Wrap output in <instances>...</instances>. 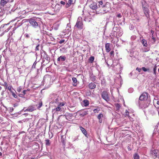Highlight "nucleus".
<instances>
[{"label":"nucleus","instance_id":"1","mask_svg":"<svg viewBox=\"0 0 159 159\" xmlns=\"http://www.w3.org/2000/svg\"><path fill=\"white\" fill-rule=\"evenodd\" d=\"M111 7L109 3L107 2L103 6H100L98 7V14L100 13H105L108 12L110 9Z\"/></svg>","mask_w":159,"mask_h":159},{"label":"nucleus","instance_id":"2","mask_svg":"<svg viewBox=\"0 0 159 159\" xmlns=\"http://www.w3.org/2000/svg\"><path fill=\"white\" fill-rule=\"evenodd\" d=\"M75 27L79 30H82L83 29L84 24L81 17H78Z\"/></svg>","mask_w":159,"mask_h":159},{"label":"nucleus","instance_id":"3","mask_svg":"<svg viewBox=\"0 0 159 159\" xmlns=\"http://www.w3.org/2000/svg\"><path fill=\"white\" fill-rule=\"evenodd\" d=\"M148 96L149 97V95L147 93L143 92L140 96L139 100L141 101L146 102L149 101V100L148 98Z\"/></svg>","mask_w":159,"mask_h":159},{"label":"nucleus","instance_id":"4","mask_svg":"<svg viewBox=\"0 0 159 159\" xmlns=\"http://www.w3.org/2000/svg\"><path fill=\"white\" fill-rule=\"evenodd\" d=\"M101 96L102 98L107 102H108L110 100L108 93L106 91H104L102 93Z\"/></svg>","mask_w":159,"mask_h":159},{"label":"nucleus","instance_id":"5","mask_svg":"<svg viewBox=\"0 0 159 159\" xmlns=\"http://www.w3.org/2000/svg\"><path fill=\"white\" fill-rule=\"evenodd\" d=\"M89 7L93 10H95L96 14H98V7L96 2H93L89 6Z\"/></svg>","mask_w":159,"mask_h":159},{"label":"nucleus","instance_id":"6","mask_svg":"<svg viewBox=\"0 0 159 159\" xmlns=\"http://www.w3.org/2000/svg\"><path fill=\"white\" fill-rule=\"evenodd\" d=\"M29 22L30 25L34 28H36L38 25V23L33 19L31 18Z\"/></svg>","mask_w":159,"mask_h":159},{"label":"nucleus","instance_id":"7","mask_svg":"<svg viewBox=\"0 0 159 159\" xmlns=\"http://www.w3.org/2000/svg\"><path fill=\"white\" fill-rule=\"evenodd\" d=\"M143 13L148 18L149 17V10L147 7L142 8Z\"/></svg>","mask_w":159,"mask_h":159},{"label":"nucleus","instance_id":"8","mask_svg":"<svg viewBox=\"0 0 159 159\" xmlns=\"http://www.w3.org/2000/svg\"><path fill=\"white\" fill-rule=\"evenodd\" d=\"M143 103H140L139 104V106L141 108L144 109L146 108L148 106L149 104V101L147 102L144 101Z\"/></svg>","mask_w":159,"mask_h":159},{"label":"nucleus","instance_id":"9","mask_svg":"<svg viewBox=\"0 0 159 159\" xmlns=\"http://www.w3.org/2000/svg\"><path fill=\"white\" fill-rule=\"evenodd\" d=\"M152 154L155 158L159 157V151L157 150H154L152 151Z\"/></svg>","mask_w":159,"mask_h":159},{"label":"nucleus","instance_id":"10","mask_svg":"<svg viewBox=\"0 0 159 159\" xmlns=\"http://www.w3.org/2000/svg\"><path fill=\"white\" fill-rule=\"evenodd\" d=\"M43 59L47 61V62H49L50 58L46 52H45L43 54Z\"/></svg>","mask_w":159,"mask_h":159},{"label":"nucleus","instance_id":"11","mask_svg":"<svg viewBox=\"0 0 159 159\" xmlns=\"http://www.w3.org/2000/svg\"><path fill=\"white\" fill-rule=\"evenodd\" d=\"M96 84L93 83L91 82L89 84V87L90 89H92L96 88Z\"/></svg>","mask_w":159,"mask_h":159},{"label":"nucleus","instance_id":"12","mask_svg":"<svg viewBox=\"0 0 159 159\" xmlns=\"http://www.w3.org/2000/svg\"><path fill=\"white\" fill-rule=\"evenodd\" d=\"M105 49L106 52H109L110 50V44L109 43H106L105 44Z\"/></svg>","mask_w":159,"mask_h":159},{"label":"nucleus","instance_id":"13","mask_svg":"<svg viewBox=\"0 0 159 159\" xmlns=\"http://www.w3.org/2000/svg\"><path fill=\"white\" fill-rule=\"evenodd\" d=\"M89 101L87 99L84 100L82 104V105H84L85 107L89 105Z\"/></svg>","mask_w":159,"mask_h":159},{"label":"nucleus","instance_id":"14","mask_svg":"<svg viewBox=\"0 0 159 159\" xmlns=\"http://www.w3.org/2000/svg\"><path fill=\"white\" fill-rule=\"evenodd\" d=\"M141 3L142 8L147 7V4L145 0H142Z\"/></svg>","mask_w":159,"mask_h":159},{"label":"nucleus","instance_id":"15","mask_svg":"<svg viewBox=\"0 0 159 159\" xmlns=\"http://www.w3.org/2000/svg\"><path fill=\"white\" fill-rule=\"evenodd\" d=\"M66 59V57L65 56H61L57 58V61H59L61 60V61H65Z\"/></svg>","mask_w":159,"mask_h":159},{"label":"nucleus","instance_id":"16","mask_svg":"<svg viewBox=\"0 0 159 159\" xmlns=\"http://www.w3.org/2000/svg\"><path fill=\"white\" fill-rule=\"evenodd\" d=\"M80 129L81 130L82 133L85 135L87 134V132L86 130L82 127L80 126Z\"/></svg>","mask_w":159,"mask_h":159},{"label":"nucleus","instance_id":"17","mask_svg":"<svg viewBox=\"0 0 159 159\" xmlns=\"http://www.w3.org/2000/svg\"><path fill=\"white\" fill-rule=\"evenodd\" d=\"M90 78L91 80L93 81H95L96 79V76L93 74L90 76Z\"/></svg>","mask_w":159,"mask_h":159},{"label":"nucleus","instance_id":"18","mask_svg":"<svg viewBox=\"0 0 159 159\" xmlns=\"http://www.w3.org/2000/svg\"><path fill=\"white\" fill-rule=\"evenodd\" d=\"M103 117V115L102 114L100 113L98 116V118L99 120V122L100 123H101L102 122V120L101 119V118Z\"/></svg>","mask_w":159,"mask_h":159},{"label":"nucleus","instance_id":"19","mask_svg":"<svg viewBox=\"0 0 159 159\" xmlns=\"http://www.w3.org/2000/svg\"><path fill=\"white\" fill-rule=\"evenodd\" d=\"M141 43L144 46L147 47V42L144 39L142 40Z\"/></svg>","mask_w":159,"mask_h":159},{"label":"nucleus","instance_id":"20","mask_svg":"<svg viewBox=\"0 0 159 159\" xmlns=\"http://www.w3.org/2000/svg\"><path fill=\"white\" fill-rule=\"evenodd\" d=\"M7 0H1V3L2 6H3L5 5V4L7 3Z\"/></svg>","mask_w":159,"mask_h":159},{"label":"nucleus","instance_id":"21","mask_svg":"<svg viewBox=\"0 0 159 159\" xmlns=\"http://www.w3.org/2000/svg\"><path fill=\"white\" fill-rule=\"evenodd\" d=\"M134 159H139V156L137 153H135L133 156Z\"/></svg>","mask_w":159,"mask_h":159},{"label":"nucleus","instance_id":"22","mask_svg":"<svg viewBox=\"0 0 159 159\" xmlns=\"http://www.w3.org/2000/svg\"><path fill=\"white\" fill-rule=\"evenodd\" d=\"M65 105V103L64 102H62L59 105H58V107L56 108L55 109H61V107L64 106Z\"/></svg>","mask_w":159,"mask_h":159},{"label":"nucleus","instance_id":"23","mask_svg":"<svg viewBox=\"0 0 159 159\" xmlns=\"http://www.w3.org/2000/svg\"><path fill=\"white\" fill-rule=\"evenodd\" d=\"M45 141L46 142L45 144L46 146H50V140L49 139H46L45 140Z\"/></svg>","mask_w":159,"mask_h":159},{"label":"nucleus","instance_id":"24","mask_svg":"<svg viewBox=\"0 0 159 159\" xmlns=\"http://www.w3.org/2000/svg\"><path fill=\"white\" fill-rule=\"evenodd\" d=\"M94 59V57L93 56H91L89 58V60L90 61V62L92 63L93 62Z\"/></svg>","mask_w":159,"mask_h":159},{"label":"nucleus","instance_id":"25","mask_svg":"<svg viewBox=\"0 0 159 159\" xmlns=\"http://www.w3.org/2000/svg\"><path fill=\"white\" fill-rule=\"evenodd\" d=\"M12 88V87L11 85H10L9 86H8V87H7V89L11 93L13 92L11 89Z\"/></svg>","mask_w":159,"mask_h":159},{"label":"nucleus","instance_id":"26","mask_svg":"<svg viewBox=\"0 0 159 159\" xmlns=\"http://www.w3.org/2000/svg\"><path fill=\"white\" fill-rule=\"evenodd\" d=\"M115 106H116V108L117 109H120L121 107L120 105L117 103L115 104Z\"/></svg>","mask_w":159,"mask_h":159},{"label":"nucleus","instance_id":"27","mask_svg":"<svg viewBox=\"0 0 159 159\" xmlns=\"http://www.w3.org/2000/svg\"><path fill=\"white\" fill-rule=\"evenodd\" d=\"M141 69L144 71L146 72L147 71H149V68L147 69L145 67H142L141 68Z\"/></svg>","mask_w":159,"mask_h":159},{"label":"nucleus","instance_id":"28","mask_svg":"<svg viewBox=\"0 0 159 159\" xmlns=\"http://www.w3.org/2000/svg\"><path fill=\"white\" fill-rule=\"evenodd\" d=\"M72 80L73 81V82L75 83V84L77 82V80L76 78L75 77H73L72 78Z\"/></svg>","mask_w":159,"mask_h":159},{"label":"nucleus","instance_id":"29","mask_svg":"<svg viewBox=\"0 0 159 159\" xmlns=\"http://www.w3.org/2000/svg\"><path fill=\"white\" fill-rule=\"evenodd\" d=\"M98 3H99V4L98 5V7H100V6H103V2L102 1H99V2H98Z\"/></svg>","mask_w":159,"mask_h":159},{"label":"nucleus","instance_id":"30","mask_svg":"<svg viewBox=\"0 0 159 159\" xmlns=\"http://www.w3.org/2000/svg\"><path fill=\"white\" fill-rule=\"evenodd\" d=\"M124 115H125V116H129V112L128 111H127V110H125V114Z\"/></svg>","mask_w":159,"mask_h":159},{"label":"nucleus","instance_id":"31","mask_svg":"<svg viewBox=\"0 0 159 159\" xmlns=\"http://www.w3.org/2000/svg\"><path fill=\"white\" fill-rule=\"evenodd\" d=\"M12 94V96L15 98H16L17 97V96L13 92H12L11 93Z\"/></svg>","mask_w":159,"mask_h":159},{"label":"nucleus","instance_id":"32","mask_svg":"<svg viewBox=\"0 0 159 159\" xmlns=\"http://www.w3.org/2000/svg\"><path fill=\"white\" fill-rule=\"evenodd\" d=\"M2 85L4 86V87H5V89H7V87H8V84L6 82H4V84Z\"/></svg>","mask_w":159,"mask_h":159},{"label":"nucleus","instance_id":"33","mask_svg":"<svg viewBox=\"0 0 159 159\" xmlns=\"http://www.w3.org/2000/svg\"><path fill=\"white\" fill-rule=\"evenodd\" d=\"M22 90L21 87L20 86L18 87L17 89V91L18 92H20Z\"/></svg>","mask_w":159,"mask_h":159},{"label":"nucleus","instance_id":"34","mask_svg":"<svg viewBox=\"0 0 159 159\" xmlns=\"http://www.w3.org/2000/svg\"><path fill=\"white\" fill-rule=\"evenodd\" d=\"M110 55L112 56L113 57H114V51H112L111 52H110Z\"/></svg>","mask_w":159,"mask_h":159},{"label":"nucleus","instance_id":"35","mask_svg":"<svg viewBox=\"0 0 159 159\" xmlns=\"http://www.w3.org/2000/svg\"><path fill=\"white\" fill-rule=\"evenodd\" d=\"M42 101H41L39 102V106L38 107V108H40L42 106Z\"/></svg>","mask_w":159,"mask_h":159},{"label":"nucleus","instance_id":"36","mask_svg":"<svg viewBox=\"0 0 159 159\" xmlns=\"http://www.w3.org/2000/svg\"><path fill=\"white\" fill-rule=\"evenodd\" d=\"M73 0H69L68 3L69 5H71L72 4Z\"/></svg>","mask_w":159,"mask_h":159},{"label":"nucleus","instance_id":"37","mask_svg":"<svg viewBox=\"0 0 159 159\" xmlns=\"http://www.w3.org/2000/svg\"><path fill=\"white\" fill-rule=\"evenodd\" d=\"M156 66H155L153 69L154 74L156 75Z\"/></svg>","mask_w":159,"mask_h":159},{"label":"nucleus","instance_id":"38","mask_svg":"<svg viewBox=\"0 0 159 159\" xmlns=\"http://www.w3.org/2000/svg\"><path fill=\"white\" fill-rule=\"evenodd\" d=\"M142 69L141 68H139V67H137L136 68V70H138L139 72H140Z\"/></svg>","mask_w":159,"mask_h":159},{"label":"nucleus","instance_id":"39","mask_svg":"<svg viewBox=\"0 0 159 159\" xmlns=\"http://www.w3.org/2000/svg\"><path fill=\"white\" fill-rule=\"evenodd\" d=\"M65 41V40H64V39H61V40H60V41H59V43L60 44H61L62 43H64Z\"/></svg>","mask_w":159,"mask_h":159},{"label":"nucleus","instance_id":"40","mask_svg":"<svg viewBox=\"0 0 159 159\" xmlns=\"http://www.w3.org/2000/svg\"><path fill=\"white\" fill-rule=\"evenodd\" d=\"M39 44L38 45L36 46V47L35 48V50H36V51H37H37L39 50Z\"/></svg>","mask_w":159,"mask_h":159},{"label":"nucleus","instance_id":"41","mask_svg":"<svg viewBox=\"0 0 159 159\" xmlns=\"http://www.w3.org/2000/svg\"><path fill=\"white\" fill-rule=\"evenodd\" d=\"M27 91V90H23V95H24L25 94L26 92Z\"/></svg>","mask_w":159,"mask_h":159},{"label":"nucleus","instance_id":"42","mask_svg":"<svg viewBox=\"0 0 159 159\" xmlns=\"http://www.w3.org/2000/svg\"><path fill=\"white\" fill-rule=\"evenodd\" d=\"M60 3L62 5H65V2L63 1H61L60 2Z\"/></svg>","mask_w":159,"mask_h":159},{"label":"nucleus","instance_id":"43","mask_svg":"<svg viewBox=\"0 0 159 159\" xmlns=\"http://www.w3.org/2000/svg\"><path fill=\"white\" fill-rule=\"evenodd\" d=\"M25 36L26 38H29L30 37L29 34H25Z\"/></svg>","mask_w":159,"mask_h":159},{"label":"nucleus","instance_id":"44","mask_svg":"<svg viewBox=\"0 0 159 159\" xmlns=\"http://www.w3.org/2000/svg\"><path fill=\"white\" fill-rule=\"evenodd\" d=\"M117 16L118 17H121V15L120 13L118 14L117 15Z\"/></svg>","mask_w":159,"mask_h":159},{"label":"nucleus","instance_id":"45","mask_svg":"<svg viewBox=\"0 0 159 159\" xmlns=\"http://www.w3.org/2000/svg\"><path fill=\"white\" fill-rule=\"evenodd\" d=\"M152 39H153L154 42H155L156 41L155 38H154L153 36H152Z\"/></svg>","mask_w":159,"mask_h":159},{"label":"nucleus","instance_id":"46","mask_svg":"<svg viewBox=\"0 0 159 159\" xmlns=\"http://www.w3.org/2000/svg\"><path fill=\"white\" fill-rule=\"evenodd\" d=\"M71 5H69L68 3H67L66 5V8H68L69 7H70Z\"/></svg>","mask_w":159,"mask_h":159},{"label":"nucleus","instance_id":"47","mask_svg":"<svg viewBox=\"0 0 159 159\" xmlns=\"http://www.w3.org/2000/svg\"><path fill=\"white\" fill-rule=\"evenodd\" d=\"M18 106V105L16 104H14V107H17Z\"/></svg>","mask_w":159,"mask_h":159},{"label":"nucleus","instance_id":"48","mask_svg":"<svg viewBox=\"0 0 159 159\" xmlns=\"http://www.w3.org/2000/svg\"><path fill=\"white\" fill-rule=\"evenodd\" d=\"M9 30L8 29H7L6 30H5V32H8Z\"/></svg>","mask_w":159,"mask_h":159},{"label":"nucleus","instance_id":"49","mask_svg":"<svg viewBox=\"0 0 159 159\" xmlns=\"http://www.w3.org/2000/svg\"><path fill=\"white\" fill-rule=\"evenodd\" d=\"M9 30L8 29H7L6 30H5V32H8Z\"/></svg>","mask_w":159,"mask_h":159},{"label":"nucleus","instance_id":"50","mask_svg":"<svg viewBox=\"0 0 159 159\" xmlns=\"http://www.w3.org/2000/svg\"><path fill=\"white\" fill-rule=\"evenodd\" d=\"M9 23H8V24H4V25L3 27H4V26H5V25H9Z\"/></svg>","mask_w":159,"mask_h":159},{"label":"nucleus","instance_id":"51","mask_svg":"<svg viewBox=\"0 0 159 159\" xmlns=\"http://www.w3.org/2000/svg\"><path fill=\"white\" fill-rule=\"evenodd\" d=\"M2 156V153L1 152H0V156Z\"/></svg>","mask_w":159,"mask_h":159},{"label":"nucleus","instance_id":"52","mask_svg":"<svg viewBox=\"0 0 159 159\" xmlns=\"http://www.w3.org/2000/svg\"><path fill=\"white\" fill-rule=\"evenodd\" d=\"M157 104H158V105H159V101H157Z\"/></svg>","mask_w":159,"mask_h":159},{"label":"nucleus","instance_id":"53","mask_svg":"<svg viewBox=\"0 0 159 159\" xmlns=\"http://www.w3.org/2000/svg\"><path fill=\"white\" fill-rule=\"evenodd\" d=\"M11 27H12V26H11L9 27L8 28V29L10 30L11 29Z\"/></svg>","mask_w":159,"mask_h":159},{"label":"nucleus","instance_id":"54","mask_svg":"<svg viewBox=\"0 0 159 159\" xmlns=\"http://www.w3.org/2000/svg\"><path fill=\"white\" fill-rule=\"evenodd\" d=\"M16 27L14 28H13V31L15 30H16Z\"/></svg>","mask_w":159,"mask_h":159},{"label":"nucleus","instance_id":"55","mask_svg":"<svg viewBox=\"0 0 159 159\" xmlns=\"http://www.w3.org/2000/svg\"><path fill=\"white\" fill-rule=\"evenodd\" d=\"M62 142L63 143H65V142L64 141V140H62Z\"/></svg>","mask_w":159,"mask_h":159},{"label":"nucleus","instance_id":"56","mask_svg":"<svg viewBox=\"0 0 159 159\" xmlns=\"http://www.w3.org/2000/svg\"><path fill=\"white\" fill-rule=\"evenodd\" d=\"M151 32L152 33H153V31L152 30H151Z\"/></svg>","mask_w":159,"mask_h":159},{"label":"nucleus","instance_id":"57","mask_svg":"<svg viewBox=\"0 0 159 159\" xmlns=\"http://www.w3.org/2000/svg\"><path fill=\"white\" fill-rule=\"evenodd\" d=\"M2 88V87L0 86V90H1Z\"/></svg>","mask_w":159,"mask_h":159},{"label":"nucleus","instance_id":"58","mask_svg":"<svg viewBox=\"0 0 159 159\" xmlns=\"http://www.w3.org/2000/svg\"><path fill=\"white\" fill-rule=\"evenodd\" d=\"M31 159H35L34 157V158H31Z\"/></svg>","mask_w":159,"mask_h":159},{"label":"nucleus","instance_id":"59","mask_svg":"<svg viewBox=\"0 0 159 159\" xmlns=\"http://www.w3.org/2000/svg\"><path fill=\"white\" fill-rule=\"evenodd\" d=\"M29 111H32L33 110H29Z\"/></svg>","mask_w":159,"mask_h":159},{"label":"nucleus","instance_id":"60","mask_svg":"<svg viewBox=\"0 0 159 159\" xmlns=\"http://www.w3.org/2000/svg\"><path fill=\"white\" fill-rule=\"evenodd\" d=\"M27 90L28 91H29L30 90L28 89H27Z\"/></svg>","mask_w":159,"mask_h":159},{"label":"nucleus","instance_id":"61","mask_svg":"<svg viewBox=\"0 0 159 159\" xmlns=\"http://www.w3.org/2000/svg\"><path fill=\"white\" fill-rule=\"evenodd\" d=\"M57 111H60V110H56Z\"/></svg>","mask_w":159,"mask_h":159},{"label":"nucleus","instance_id":"62","mask_svg":"<svg viewBox=\"0 0 159 159\" xmlns=\"http://www.w3.org/2000/svg\"><path fill=\"white\" fill-rule=\"evenodd\" d=\"M158 112L159 114V110H158Z\"/></svg>","mask_w":159,"mask_h":159},{"label":"nucleus","instance_id":"63","mask_svg":"<svg viewBox=\"0 0 159 159\" xmlns=\"http://www.w3.org/2000/svg\"><path fill=\"white\" fill-rule=\"evenodd\" d=\"M11 110V111H10L11 112L13 110Z\"/></svg>","mask_w":159,"mask_h":159},{"label":"nucleus","instance_id":"64","mask_svg":"<svg viewBox=\"0 0 159 159\" xmlns=\"http://www.w3.org/2000/svg\"><path fill=\"white\" fill-rule=\"evenodd\" d=\"M158 72H159V68L158 69Z\"/></svg>","mask_w":159,"mask_h":159}]
</instances>
